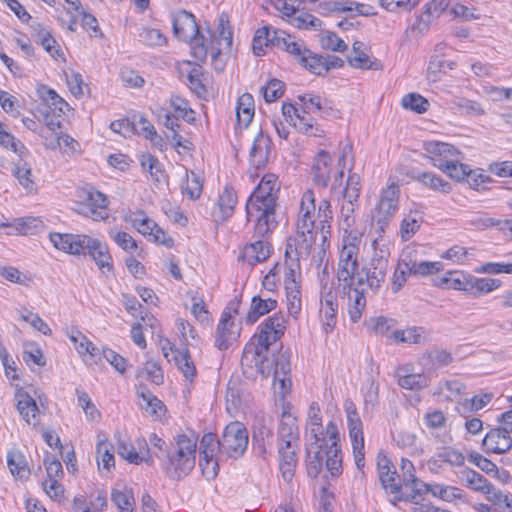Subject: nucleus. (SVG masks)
<instances>
[{"mask_svg":"<svg viewBox=\"0 0 512 512\" xmlns=\"http://www.w3.org/2000/svg\"><path fill=\"white\" fill-rule=\"evenodd\" d=\"M276 307L277 301L272 298L264 299L259 295L253 296L246 315V322L254 324L261 316L273 311Z\"/></svg>","mask_w":512,"mask_h":512,"instance_id":"nucleus-34","label":"nucleus"},{"mask_svg":"<svg viewBox=\"0 0 512 512\" xmlns=\"http://www.w3.org/2000/svg\"><path fill=\"white\" fill-rule=\"evenodd\" d=\"M138 379L151 380L156 385L163 384L164 376L161 367L157 362L148 361L144 368L137 371Z\"/></svg>","mask_w":512,"mask_h":512,"instance_id":"nucleus-56","label":"nucleus"},{"mask_svg":"<svg viewBox=\"0 0 512 512\" xmlns=\"http://www.w3.org/2000/svg\"><path fill=\"white\" fill-rule=\"evenodd\" d=\"M77 197L83 204L82 212L94 221L108 218V199L105 194L95 190L92 186L81 188L77 191Z\"/></svg>","mask_w":512,"mask_h":512,"instance_id":"nucleus-10","label":"nucleus"},{"mask_svg":"<svg viewBox=\"0 0 512 512\" xmlns=\"http://www.w3.org/2000/svg\"><path fill=\"white\" fill-rule=\"evenodd\" d=\"M405 109H409L418 114H422L428 110L429 102L420 94L410 93L405 95L401 101Z\"/></svg>","mask_w":512,"mask_h":512,"instance_id":"nucleus-57","label":"nucleus"},{"mask_svg":"<svg viewBox=\"0 0 512 512\" xmlns=\"http://www.w3.org/2000/svg\"><path fill=\"white\" fill-rule=\"evenodd\" d=\"M17 410L22 418L28 423L36 426L39 422V409L35 400L23 389H17L15 393Z\"/></svg>","mask_w":512,"mask_h":512,"instance_id":"nucleus-26","label":"nucleus"},{"mask_svg":"<svg viewBox=\"0 0 512 512\" xmlns=\"http://www.w3.org/2000/svg\"><path fill=\"white\" fill-rule=\"evenodd\" d=\"M358 207V200L344 199L341 207V218L344 230L352 228L355 224V211Z\"/></svg>","mask_w":512,"mask_h":512,"instance_id":"nucleus-61","label":"nucleus"},{"mask_svg":"<svg viewBox=\"0 0 512 512\" xmlns=\"http://www.w3.org/2000/svg\"><path fill=\"white\" fill-rule=\"evenodd\" d=\"M248 432L245 426L236 421L228 424L220 439V455L241 457L247 449Z\"/></svg>","mask_w":512,"mask_h":512,"instance_id":"nucleus-6","label":"nucleus"},{"mask_svg":"<svg viewBox=\"0 0 512 512\" xmlns=\"http://www.w3.org/2000/svg\"><path fill=\"white\" fill-rule=\"evenodd\" d=\"M284 35L291 36L283 30L272 29V27L269 26L258 29L253 38L252 47L254 54L257 56L264 54V46H268L269 44L280 49L278 41L280 42V37Z\"/></svg>","mask_w":512,"mask_h":512,"instance_id":"nucleus-24","label":"nucleus"},{"mask_svg":"<svg viewBox=\"0 0 512 512\" xmlns=\"http://www.w3.org/2000/svg\"><path fill=\"white\" fill-rule=\"evenodd\" d=\"M173 359L185 379L193 381V379L196 377L197 371L194 362L188 353V350H175Z\"/></svg>","mask_w":512,"mask_h":512,"instance_id":"nucleus-45","label":"nucleus"},{"mask_svg":"<svg viewBox=\"0 0 512 512\" xmlns=\"http://www.w3.org/2000/svg\"><path fill=\"white\" fill-rule=\"evenodd\" d=\"M285 37V35L283 36ZM280 49L288 52L305 69L315 75H324V56L309 50L302 41H296L293 36L280 37Z\"/></svg>","mask_w":512,"mask_h":512,"instance_id":"nucleus-5","label":"nucleus"},{"mask_svg":"<svg viewBox=\"0 0 512 512\" xmlns=\"http://www.w3.org/2000/svg\"><path fill=\"white\" fill-rule=\"evenodd\" d=\"M315 451L307 450V472L311 477H317L322 471L323 461L325 458L324 450L321 445L314 444Z\"/></svg>","mask_w":512,"mask_h":512,"instance_id":"nucleus-53","label":"nucleus"},{"mask_svg":"<svg viewBox=\"0 0 512 512\" xmlns=\"http://www.w3.org/2000/svg\"><path fill=\"white\" fill-rule=\"evenodd\" d=\"M288 22L298 29H313L319 30L322 26V21L308 12L295 11L290 17Z\"/></svg>","mask_w":512,"mask_h":512,"instance_id":"nucleus-48","label":"nucleus"},{"mask_svg":"<svg viewBox=\"0 0 512 512\" xmlns=\"http://www.w3.org/2000/svg\"><path fill=\"white\" fill-rule=\"evenodd\" d=\"M326 434L328 435V439H324V442L319 444L324 450L325 458H342L341 449L338 445L339 432L337 426L333 422H329L327 424Z\"/></svg>","mask_w":512,"mask_h":512,"instance_id":"nucleus-39","label":"nucleus"},{"mask_svg":"<svg viewBox=\"0 0 512 512\" xmlns=\"http://www.w3.org/2000/svg\"><path fill=\"white\" fill-rule=\"evenodd\" d=\"M280 183L275 174H266L246 204L248 220L255 221V236L266 237L277 227L276 207Z\"/></svg>","mask_w":512,"mask_h":512,"instance_id":"nucleus-2","label":"nucleus"},{"mask_svg":"<svg viewBox=\"0 0 512 512\" xmlns=\"http://www.w3.org/2000/svg\"><path fill=\"white\" fill-rule=\"evenodd\" d=\"M139 40L149 46H162L167 39L160 30L144 27L139 32Z\"/></svg>","mask_w":512,"mask_h":512,"instance_id":"nucleus-62","label":"nucleus"},{"mask_svg":"<svg viewBox=\"0 0 512 512\" xmlns=\"http://www.w3.org/2000/svg\"><path fill=\"white\" fill-rule=\"evenodd\" d=\"M197 437L186 434L177 435L165 450L162 459L164 473L172 480L187 476L195 467Z\"/></svg>","mask_w":512,"mask_h":512,"instance_id":"nucleus-3","label":"nucleus"},{"mask_svg":"<svg viewBox=\"0 0 512 512\" xmlns=\"http://www.w3.org/2000/svg\"><path fill=\"white\" fill-rule=\"evenodd\" d=\"M317 218H318L317 226H318V229L320 230L322 242L324 245L325 242L327 241L328 237L330 236V228H331L330 221L333 218L331 204L328 200L323 199L320 201L319 206H318Z\"/></svg>","mask_w":512,"mask_h":512,"instance_id":"nucleus-40","label":"nucleus"},{"mask_svg":"<svg viewBox=\"0 0 512 512\" xmlns=\"http://www.w3.org/2000/svg\"><path fill=\"white\" fill-rule=\"evenodd\" d=\"M285 85L281 80L272 79L261 88L266 102L271 103L279 99L284 93Z\"/></svg>","mask_w":512,"mask_h":512,"instance_id":"nucleus-64","label":"nucleus"},{"mask_svg":"<svg viewBox=\"0 0 512 512\" xmlns=\"http://www.w3.org/2000/svg\"><path fill=\"white\" fill-rule=\"evenodd\" d=\"M280 183L275 174H266L246 204L248 220L255 221V236L266 237L277 227L276 207Z\"/></svg>","mask_w":512,"mask_h":512,"instance_id":"nucleus-1","label":"nucleus"},{"mask_svg":"<svg viewBox=\"0 0 512 512\" xmlns=\"http://www.w3.org/2000/svg\"><path fill=\"white\" fill-rule=\"evenodd\" d=\"M299 100L302 102L304 110L303 113L306 114L308 112H319L321 115L329 116L334 113V109L331 105V102L327 99H323L319 95H315L312 93H306L300 95Z\"/></svg>","mask_w":512,"mask_h":512,"instance_id":"nucleus-32","label":"nucleus"},{"mask_svg":"<svg viewBox=\"0 0 512 512\" xmlns=\"http://www.w3.org/2000/svg\"><path fill=\"white\" fill-rule=\"evenodd\" d=\"M239 337V330L231 320L230 312L223 311L216 329L215 346L219 350H227L233 341Z\"/></svg>","mask_w":512,"mask_h":512,"instance_id":"nucleus-22","label":"nucleus"},{"mask_svg":"<svg viewBox=\"0 0 512 512\" xmlns=\"http://www.w3.org/2000/svg\"><path fill=\"white\" fill-rule=\"evenodd\" d=\"M267 349H260V344L255 342V340L244 347L242 358H241V366L243 368V372L248 377L252 375V370L256 366V361H258L259 357H262V354L267 353Z\"/></svg>","mask_w":512,"mask_h":512,"instance_id":"nucleus-38","label":"nucleus"},{"mask_svg":"<svg viewBox=\"0 0 512 512\" xmlns=\"http://www.w3.org/2000/svg\"><path fill=\"white\" fill-rule=\"evenodd\" d=\"M274 362L273 386L277 393L284 398L292 385L289 378L291 371L290 357L286 352L280 353L275 356Z\"/></svg>","mask_w":512,"mask_h":512,"instance_id":"nucleus-15","label":"nucleus"},{"mask_svg":"<svg viewBox=\"0 0 512 512\" xmlns=\"http://www.w3.org/2000/svg\"><path fill=\"white\" fill-rule=\"evenodd\" d=\"M456 66V63L453 61H448L445 58L434 55L431 57L429 62V66L427 69L428 78L433 81L437 80V75L439 73H446L447 70H453Z\"/></svg>","mask_w":512,"mask_h":512,"instance_id":"nucleus-55","label":"nucleus"},{"mask_svg":"<svg viewBox=\"0 0 512 512\" xmlns=\"http://www.w3.org/2000/svg\"><path fill=\"white\" fill-rule=\"evenodd\" d=\"M170 106L177 114V117L183 118L188 123H192L195 120L194 111L189 107L185 99L179 96H172L170 98Z\"/></svg>","mask_w":512,"mask_h":512,"instance_id":"nucleus-60","label":"nucleus"},{"mask_svg":"<svg viewBox=\"0 0 512 512\" xmlns=\"http://www.w3.org/2000/svg\"><path fill=\"white\" fill-rule=\"evenodd\" d=\"M377 467L382 487L391 494H399L402 484L397 480L399 475L391 461L386 456L378 457Z\"/></svg>","mask_w":512,"mask_h":512,"instance_id":"nucleus-21","label":"nucleus"},{"mask_svg":"<svg viewBox=\"0 0 512 512\" xmlns=\"http://www.w3.org/2000/svg\"><path fill=\"white\" fill-rule=\"evenodd\" d=\"M415 179L421 182L424 186L439 191L442 193H449L451 191V185L449 182L445 181L443 178L437 176L431 172H423L419 173Z\"/></svg>","mask_w":512,"mask_h":512,"instance_id":"nucleus-50","label":"nucleus"},{"mask_svg":"<svg viewBox=\"0 0 512 512\" xmlns=\"http://www.w3.org/2000/svg\"><path fill=\"white\" fill-rule=\"evenodd\" d=\"M339 287L343 295L348 298V313L352 322H358L366 307V297L362 286H357L356 282L348 283V289H344V283H340Z\"/></svg>","mask_w":512,"mask_h":512,"instance_id":"nucleus-17","label":"nucleus"},{"mask_svg":"<svg viewBox=\"0 0 512 512\" xmlns=\"http://www.w3.org/2000/svg\"><path fill=\"white\" fill-rule=\"evenodd\" d=\"M185 176L186 180L181 185L182 193L191 200L198 199L203 188L200 176L193 171L188 172L187 170Z\"/></svg>","mask_w":512,"mask_h":512,"instance_id":"nucleus-49","label":"nucleus"},{"mask_svg":"<svg viewBox=\"0 0 512 512\" xmlns=\"http://www.w3.org/2000/svg\"><path fill=\"white\" fill-rule=\"evenodd\" d=\"M454 105L461 113L466 115L481 116L485 114L482 105L475 100L459 98L454 101Z\"/></svg>","mask_w":512,"mask_h":512,"instance_id":"nucleus-63","label":"nucleus"},{"mask_svg":"<svg viewBox=\"0 0 512 512\" xmlns=\"http://www.w3.org/2000/svg\"><path fill=\"white\" fill-rule=\"evenodd\" d=\"M358 246L351 239H344L340 250L337 279L340 283H344V289H348V283H354L357 278L358 270Z\"/></svg>","mask_w":512,"mask_h":512,"instance_id":"nucleus-8","label":"nucleus"},{"mask_svg":"<svg viewBox=\"0 0 512 512\" xmlns=\"http://www.w3.org/2000/svg\"><path fill=\"white\" fill-rule=\"evenodd\" d=\"M254 99L249 93L242 94L237 101L236 117L238 124L247 128L254 117Z\"/></svg>","mask_w":512,"mask_h":512,"instance_id":"nucleus-37","label":"nucleus"},{"mask_svg":"<svg viewBox=\"0 0 512 512\" xmlns=\"http://www.w3.org/2000/svg\"><path fill=\"white\" fill-rule=\"evenodd\" d=\"M172 26L175 37L183 42H187L199 30L195 16L186 10L173 14Z\"/></svg>","mask_w":512,"mask_h":512,"instance_id":"nucleus-18","label":"nucleus"},{"mask_svg":"<svg viewBox=\"0 0 512 512\" xmlns=\"http://www.w3.org/2000/svg\"><path fill=\"white\" fill-rule=\"evenodd\" d=\"M299 444L278 443L279 468L282 478L285 482L290 483L295 475L298 464L297 452Z\"/></svg>","mask_w":512,"mask_h":512,"instance_id":"nucleus-16","label":"nucleus"},{"mask_svg":"<svg viewBox=\"0 0 512 512\" xmlns=\"http://www.w3.org/2000/svg\"><path fill=\"white\" fill-rule=\"evenodd\" d=\"M111 500L119 512H136L134 496L130 489H113Z\"/></svg>","mask_w":512,"mask_h":512,"instance_id":"nucleus-43","label":"nucleus"},{"mask_svg":"<svg viewBox=\"0 0 512 512\" xmlns=\"http://www.w3.org/2000/svg\"><path fill=\"white\" fill-rule=\"evenodd\" d=\"M400 469L401 476H399L398 481L401 482L402 488H409L410 492L405 495L398 496L397 499L399 501H413L417 496L423 495V489L421 488V484H423V482L416 478L413 463L409 459L402 458Z\"/></svg>","mask_w":512,"mask_h":512,"instance_id":"nucleus-14","label":"nucleus"},{"mask_svg":"<svg viewBox=\"0 0 512 512\" xmlns=\"http://www.w3.org/2000/svg\"><path fill=\"white\" fill-rule=\"evenodd\" d=\"M298 444L299 430L296 418L289 412L284 411L278 429V443Z\"/></svg>","mask_w":512,"mask_h":512,"instance_id":"nucleus-29","label":"nucleus"},{"mask_svg":"<svg viewBox=\"0 0 512 512\" xmlns=\"http://www.w3.org/2000/svg\"><path fill=\"white\" fill-rule=\"evenodd\" d=\"M501 427L491 429L482 441L483 450L486 453L503 454L512 448V425L507 424L503 419V413L498 418Z\"/></svg>","mask_w":512,"mask_h":512,"instance_id":"nucleus-11","label":"nucleus"},{"mask_svg":"<svg viewBox=\"0 0 512 512\" xmlns=\"http://www.w3.org/2000/svg\"><path fill=\"white\" fill-rule=\"evenodd\" d=\"M252 440L254 448L263 458L273 449V431L265 425H261L254 430Z\"/></svg>","mask_w":512,"mask_h":512,"instance_id":"nucleus-35","label":"nucleus"},{"mask_svg":"<svg viewBox=\"0 0 512 512\" xmlns=\"http://www.w3.org/2000/svg\"><path fill=\"white\" fill-rule=\"evenodd\" d=\"M501 281L495 278H478L471 275L469 294L474 297H479L483 294L492 292L500 287Z\"/></svg>","mask_w":512,"mask_h":512,"instance_id":"nucleus-41","label":"nucleus"},{"mask_svg":"<svg viewBox=\"0 0 512 512\" xmlns=\"http://www.w3.org/2000/svg\"><path fill=\"white\" fill-rule=\"evenodd\" d=\"M254 237L256 238L255 235ZM257 239L254 243L247 245L243 251V258L249 265L265 261L271 253V245L263 240L265 237H257Z\"/></svg>","mask_w":512,"mask_h":512,"instance_id":"nucleus-28","label":"nucleus"},{"mask_svg":"<svg viewBox=\"0 0 512 512\" xmlns=\"http://www.w3.org/2000/svg\"><path fill=\"white\" fill-rule=\"evenodd\" d=\"M421 488L423 489V494L431 493L435 497H439L444 501H452L456 498L461 497V490L452 486H442L440 484H421Z\"/></svg>","mask_w":512,"mask_h":512,"instance_id":"nucleus-46","label":"nucleus"},{"mask_svg":"<svg viewBox=\"0 0 512 512\" xmlns=\"http://www.w3.org/2000/svg\"><path fill=\"white\" fill-rule=\"evenodd\" d=\"M126 221L130 222L132 226L143 235H151L157 225L142 210L131 212L128 216H126Z\"/></svg>","mask_w":512,"mask_h":512,"instance_id":"nucleus-44","label":"nucleus"},{"mask_svg":"<svg viewBox=\"0 0 512 512\" xmlns=\"http://www.w3.org/2000/svg\"><path fill=\"white\" fill-rule=\"evenodd\" d=\"M285 323V316L282 313H275L259 326V333L253 340L260 344V349L269 350V347L284 335Z\"/></svg>","mask_w":512,"mask_h":512,"instance_id":"nucleus-12","label":"nucleus"},{"mask_svg":"<svg viewBox=\"0 0 512 512\" xmlns=\"http://www.w3.org/2000/svg\"><path fill=\"white\" fill-rule=\"evenodd\" d=\"M272 141L262 131L255 137L249 153V160L252 166L259 169L266 165L271 152Z\"/></svg>","mask_w":512,"mask_h":512,"instance_id":"nucleus-25","label":"nucleus"},{"mask_svg":"<svg viewBox=\"0 0 512 512\" xmlns=\"http://www.w3.org/2000/svg\"><path fill=\"white\" fill-rule=\"evenodd\" d=\"M380 253L375 252L370 262L357 273V286L366 284L373 291H377L384 283L388 271V259L383 255L382 250Z\"/></svg>","mask_w":512,"mask_h":512,"instance_id":"nucleus-9","label":"nucleus"},{"mask_svg":"<svg viewBox=\"0 0 512 512\" xmlns=\"http://www.w3.org/2000/svg\"><path fill=\"white\" fill-rule=\"evenodd\" d=\"M470 278V274L457 272L454 274L451 273L450 277H444L441 279V284H445L448 288L464 291L469 294Z\"/></svg>","mask_w":512,"mask_h":512,"instance_id":"nucleus-58","label":"nucleus"},{"mask_svg":"<svg viewBox=\"0 0 512 512\" xmlns=\"http://www.w3.org/2000/svg\"><path fill=\"white\" fill-rule=\"evenodd\" d=\"M406 367L398 368L395 372L398 385L407 390H421L429 385V379L425 374L408 373Z\"/></svg>","mask_w":512,"mask_h":512,"instance_id":"nucleus-30","label":"nucleus"},{"mask_svg":"<svg viewBox=\"0 0 512 512\" xmlns=\"http://www.w3.org/2000/svg\"><path fill=\"white\" fill-rule=\"evenodd\" d=\"M13 175L18 179L19 184L29 192L36 190L35 182L32 180L31 167L23 161L15 164Z\"/></svg>","mask_w":512,"mask_h":512,"instance_id":"nucleus-54","label":"nucleus"},{"mask_svg":"<svg viewBox=\"0 0 512 512\" xmlns=\"http://www.w3.org/2000/svg\"><path fill=\"white\" fill-rule=\"evenodd\" d=\"M7 465L15 479L26 480L30 476L25 455L19 449H12L7 453Z\"/></svg>","mask_w":512,"mask_h":512,"instance_id":"nucleus-31","label":"nucleus"},{"mask_svg":"<svg viewBox=\"0 0 512 512\" xmlns=\"http://www.w3.org/2000/svg\"><path fill=\"white\" fill-rule=\"evenodd\" d=\"M139 398V406L152 416L158 417L163 410L164 405L156 396L149 390L143 388L142 391L137 393Z\"/></svg>","mask_w":512,"mask_h":512,"instance_id":"nucleus-47","label":"nucleus"},{"mask_svg":"<svg viewBox=\"0 0 512 512\" xmlns=\"http://www.w3.org/2000/svg\"><path fill=\"white\" fill-rule=\"evenodd\" d=\"M424 150L429 155L431 163L440 170L447 164L462 159L460 151L449 143L428 141L424 143Z\"/></svg>","mask_w":512,"mask_h":512,"instance_id":"nucleus-13","label":"nucleus"},{"mask_svg":"<svg viewBox=\"0 0 512 512\" xmlns=\"http://www.w3.org/2000/svg\"><path fill=\"white\" fill-rule=\"evenodd\" d=\"M400 188L396 183L388 185L381 191L380 199L373 213V221L379 231L384 232L385 227L393 218L399 206Z\"/></svg>","mask_w":512,"mask_h":512,"instance_id":"nucleus-7","label":"nucleus"},{"mask_svg":"<svg viewBox=\"0 0 512 512\" xmlns=\"http://www.w3.org/2000/svg\"><path fill=\"white\" fill-rule=\"evenodd\" d=\"M420 228V217L416 213H409L406 215L400 226L401 238L404 241L409 240Z\"/></svg>","mask_w":512,"mask_h":512,"instance_id":"nucleus-59","label":"nucleus"},{"mask_svg":"<svg viewBox=\"0 0 512 512\" xmlns=\"http://www.w3.org/2000/svg\"><path fill=\"white\" fill-rule=\"evenodd\" d=\"M190 44L192 56L199 62H204L210 52L213 58L219 54V49L210 46L206 37L198 30V32L187 41Z\"/></svg>","mask_w":512,"mask_h":512,"instance_id":"nucleus-33","label":"nucleus"},{"mask_svg":"<svg viewBox=\"0 0 512 512\" xmlns=\"http://www.w3.org/2000/svg\"><path fill=\"white\" fill-rule=\"evenodd\" d=\"M461 479L468 488L481 493H483L490 484L483 475L472 469L463 470L461 472Z\"/></svg>","mask_w":512,"mask_h":512,"instance_id":"nucleus-52","label":"nucleus"},{"mask_svg":"<svg viewBox=\"0 0 512 512\" xmlns=\"http://www.w3.org/2000/svg\"><path fill=\"white\" fill-rule=\"evenodd\" d=\"M295 242V240H293ZM296 244L292 243V238H289L285 250V275L284 285L285 288L300 287L297 278L300 277V264L299 259L303 258L298 256L295 252Z\"/></svg>","mask_w":512,"mask_h":512,"instance_id":"nucleus-19","label":"nucleus"},{"mask_svg":"<svg viewBox=\"0 0 512 512\" xmlns=\"http://www.w3.org/2000/svg\"><path fill=\"white\" fill-rule=\"evenodd\" d=\"M363 43L356 41L353 43V52L356 54L352 58H348V63L353 68L377 70L380 64L377 60L370 61L368 55L361 50Z\"/></svg>","mask_w":512,"mask_h":512,"instance_id":"nucleus-42","label":"nucleus"},{"mask_svg":"<svg viewBox=\"0 0 512 512\" xmlns=\"http://www.w3.org/2000/svg\"><path fill=\"white\" fill-rule=\"evenodd\" d=\"M87 255H89L96 263L98 268L102 272H111L113 269L112 258L109 253L108 247L106 244L102 243L100 240L95 239L91 248L88 250Z\"/></svg>","mask_w":512,"mask_h":512,"instance_id":"nucleus-36","label":"nucleus"},{"mask_svg":"<svg viewBox=\"0 0 512 512\" xmlns=\"http://www.w3.org/2000/svg\"><path fill=\"white\" fill-rule=\"evenodd\" d=\"M315 208L314 193L307 190L301 198L296 222L297 238L293 239L296 244L295 252L298 256L308 257L315 243L318 230L314 219Z\"/></svg>","mask_w":512,"mask_h":512,"instance_id":"nucleus-4","label":"nucleus"},{"mask_svg":"<svg viewBox=\"0 0 512 512\" xmlns=\"http://www.w3.org/2000/svg\"><path fill=\"white\" fill-rule=\"evenodd\" d=\"M347 423L355 464L358 469H362L365 465L362 421L359 416H356L347 418Z\"/></svg>","mask_w":512,"mask_h":512,"instance_id":"nucleus-20","label":"nucleus"},{"mask_svg":"<svg viewBox=\"0 0 512 512\" xmlns=\"http://www.w3.org/2000/svg\"><path fill=\"white\" fill-rule=\"evenodd\" d=\"M236 203L237 195L235 190L231 186H225L218 198V206L223 219H227L233 214Z\"/></svg>","mask_w":512,"mask_h":512,"instance_id":"nucleus-51","label":"nucleus"},{"mask_svg":"<svg viewBox=\"0 0 512 512\" xmlns=\"http://www.w3.org/2000/svg\"><path fill=\"white\" fill-rule=\"evenodd\" d=\"M416 251L407 248L403 251V265L409 270V274L414 276H428L435 274L443 269L441 262L421 261L415 259Z\"/></svg>","mask_w":512,"mask_h":512,"instance_id":"nucleus-23","label":"nucleus"},{"mask_svg":"<svg viewBox=\"0 0 512 512\" xmlns=\"http://www.w3.org/2000/svg\"><path fill=\"white\" fill-rule=\"evenodd\" d=\"M312 170L314 182L321 187H327L332 171L330 154L325 150H320L315 158Z\"/></svg>","mask_w":512,"mask_h":512,"instance_id":"nucleus-27","label":"nucleus"}]
</instances>
